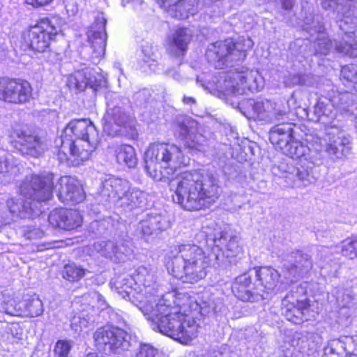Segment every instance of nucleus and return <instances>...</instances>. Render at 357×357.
Instances as JSON below:
<instances>
[{
	"label": "nucleus",
	"instance_id": "2f4dec72",
	"mask_svg": "<svg viewBox=\"0 0 357 357\" xmlns=\"http://www.w3.org/2000/svg\"><path fill=\"white\" fill-rule=\"evenodd\" d=\"M22 304V316L35 317L43 313V302L36 294L25 297Z\"/></svg>",
	"mask_w": 357,
	"mask_h": 357
},
{
	"label": "nucleus",
	"instance_id": "774afa93",
	"mask_svg": "<svg viewBox=\"0 0 357 357\" xmlns=\"http://www.w3.org/2000/svg\"><path fill=\"white\" fill-rule=\"evenodd\" d=\"M194 305H195V310H196V308H197V305H197V303H194Z\"/></svg>",
	"mask_w": 357,
	"mask_h": 357
},
{
	"label": "nucleus",
	"instance_id": "3c124183",
	"mask_svg": "<svg viewBox=\"0 0 357 357\" xmlns=\"http://www.w3.org/2000/svg\"><path fill=\"white\" fill-rule=\"evenodd\" d=\"M158 350L148 344H142L137 354V357H156Z\"/></svg>",
	"mask_w": 357,
	"mask_h": 357
},
{
	"label": "nucleus",
	"instance_id": "0e129e2a",
	"mask_svg": "<svg viewBox=\"0 0 357 357\" xmlns=\"http://www.w3.org/2000/svg\"><path fill=\"white\" fill-rule=\"evenodd\" d=\"M183 103L187 104V105H194L196 103V100L194 98L188 97L185 96H184L183 98Z\"/></svg>",
	"mask_w": 357,
	"mask_h": 357
},
{
	"label": "nucleus",
	"instance_id": "a211bd4d",
	"mask_svg": "<svg viewBox=\"0 0 357 357\" xmlns=\"http://www.w3.org/2000/svg\"><path fill=\"white\" fill-rule=\"evenodd\" d=\"M16 135L22 154L38 158L47 149L45 140L34 132L19 130Z\"/></svg>",
	"mask_w": 357,
	"mask_h": 357
},
{
	"label": "nucleus",
	"instance_id": "ddd939ff",
	"mask_svg": "<svg viewBox=\"0 0 357 357\" xmlns=\"http://www.w3.org/2000/svg\"><path fill=\"white\" fill-rule=\"evenodd\" d=\"M296 291H291L282 301V313L287 320L298 324L307 321V313L309 310V303L303 295L300 296L298 294H304L302 287H296Z\"/></svg>",
	"mask_w": 357,
	"mask_h": 357
},
{
	"label": "nucleus",
	"instance_id": "052dcab7",
	"mask_svg": "<svg viewBox=\"0 0 357 357\" xmlns=\"http://www.w3.org/2000/svg\"><path fill=\"white\" fill-rule=\"evenodd\" d=\"M96 300L98 309H100V310H103L107 307L108 305L102 295L98 294L96 296Z\"/></svg>",
	"mask_w": 357,
	"mask_h": 357
},
{
	"label": "nucleus",
	"instance_id": "f8f14e48",
	"mask_svg": "<svg viewBox=\"0 0 357 357\" xmlns=\"http://www.w3.org/2000/svg\"><path fill=\"white\" fill-rule=\"evenodd\" d=\"M53 178V174L50 172L27 176L20 185V193L37 202L48 201L52 197Z\"/></svg>",
	"mask_w": 357,
	"mask_h": 357
},
{
	"label": "nucleus",
	"instance_id": "09e8293b",
	"mask_svg": "<svg viewBox=\"0 0 357 357\" xmlns=\"http://www.w3.org/2000/svg\"><path fill=\"white\" fill-rule=\"evenodd\" d=\"M314 335L315 334L312 333L306 332L303 334L302 333L295 332L291 335L289 343L294 347H298L300 349L304 350L306 347V340L313 338Z\"/></svg>",
	"mask_w": 357,
	"mask_h": 357
},
{
	"label": "nucleus",
	"instance_id": "39448f33",
	"mask_svg": "<svg viewBox=\"0 0 357 357\" xmlns=\"http://www.w3.org/2000/svg\"><path fill=\"white\" fill-rule=\"evenodd\" d=\"M252 45V42L250 38L245 40L243 45L234 43L231 39L218 41L208 45L206 57L215 68L222 69L232 66L233 62L243 61L248 49Z\"/></svg>",
	"mask_w": 357,
	"mask_h": 357
},
{
	"label": "nucleus",
	"instance_id": "473e14b6",
	"mask_svg": "<svg viewBox=\"0 0 357 357\" xmlns=\"http://www.w3.org/2000/svg\"><path fill=\"white\" fill-rule=\"evenodd\" d=\"M7 207L12 214L20 218H29L31 215V203L20 197L8 199Z\"/></svg>",
	"mask_w": 357,
	"mask_h": 357
},
{
	"label": "nucleus",
	"instance_id": "603ef678",
	"mask_svg": "<svg viewBox=\"0 0 357 357\" xmlns=\"http://www.w3.org/2000/svg\"><path fill=\"white\" fill-rule=\"evenodd\" d=\"M251 285V276L249 273H245L238 276L236 278V281L233 286L235 287H250Z\"/></svg>",
	"mask_w": 357,
	"mask_h": 357
},
{
	"label": "nucleus",
	"instance_id": "58836bf2",
	"mask_svg": "<svg viewBox=\"0 0 357 357\" xmlns=\"http://www.w3.org/2000/svg\"><path fill=\"white\" fill-rule=\"evenodd\" d=\"M340 80L347 88L355 89L357 84V66L349 64L343 66L340 73Z\"/></svg>",
	"mask_w": 357,
	"mask_h": 357
},
{
	"label": "nucleus",
	"instance_id": "4c0bfd02",
	"mask_svg": "<svg viewBox=\"0 0 357 357\" xmlns=\"http://www.w3.org/2000/svg\"><path fill=\"white\" fill-rule=\"evenodd\" d=\"M314 113L319 118L328 117L334 119L337 116V112L333 107L331 102L327 98H319L314 107Z\"/></svg>",
	"mask_w": 357,
	"mask_h": 357
},
{
	"label": "nucleus",
	"instance_id": "f257e3e1",
	"mask_svg": "<svg viewBox=\"0 0 357 357\" xmlns=\"http://www.w3.org/2000/svg\"><path fill=\"white\" fill-rule=\"evenodd\" d=\"M145 169L155 181H169L176 188L172 199L186 211L208 208L219 197V186L212 175L202 176L196 172L176 175L177 169L185 165L180 147L168 143L151 144L144 153Z\"/></svg>",
	"mask_w": 357,
	"mask_h": 357
},
{
	"label": "nucleus",
	"instance_id": "72a5a7b5",
	"mask_svg": "<svg viewBox=\"0 0 357 357\" xmlns=\"http://www.w3.org/2000/svg\"><path fill=\"white\" fill-rule=\"evenodd\" d=\"M116 158L121 165H125L129 168L135 167L137 164V158L135 149L130 145H121L116 148Z\"/></svg>",
	"mask_w": 357,
	"mask_h": 357
},
{
	"label": "nucleus",
	"instance_id": "a18cd8bd",
	"mask_svg": "<svg viewBox=\"0 0 357 357\" xmlns=\"http://www.w3.org/2000/svg\"><path fill=\"white\" fill-rule=\"evenodd\" d=\"M73 347V342L72 341L58 340L53 348V357H70Z\"/></svg>",
	"mask_w": 357,
	"mask_h": 357
},
{
	"label": "nucleus",
	"instance_id": "9b49d317",
	"mask_svg": "<svg viewBox=\"0 0 357 357\" xmlns=\"http://www.w3.org/2000/svg\"><path fill=\"white\" fill-rule=\"evenodd\" d=\"M314 166L312 162L307 161H302L300 166L296 167L281 163L278 166L279 169L272 171L274 175L282 177L288 187H306L316 181V178L312 173Z\"/></svg>",
	"mask_w": 357,
	"mask_h": 357
},
{
	"label": "nucleus",
	"instance_id": "4468645a",
	"mask_svg": "<svg viewBox=\"0 0 357 357\" xmlns=\"http://www.w3.org/2000/svg\"><path fill=\"white\" fill-rule=\"evenodd\" d=\"M176 131L183 138L184 146L189 149L197 151H205L208 145V139L197 131V123L190 118L185 117L178 121Z\"/></svg>",
	"mask_w": 357,
	"mask_h": 357
},
{
	"label": "nucleus",
	"instance_id": "c85d7f7f",
	"mask_svg": "<svg viewBox=\"0 0 357 357\" xmlns=\"http://www.w3.org/2000/svg\"><path fill=\"white\" fill-rule=\"evenodd\" d=\"M192 32L188 28H179L172 34L169 50L175 56L179 55L187 50L188 45L192 40Z\"/></svg>",
	"mask_w": 357,
	"mask_h": 357
},
{
	"label": "nucleus",
	"instance_id": "bf43d9fd",
	"mask_svg": "<svg viewBox=\"0 0 357 357\" xmlns=\"http://www.w3.org/2000/svg\"><path fill=\"white\" fill-rule=\"evenodd\" d=\"M52 1L53 0H26V3L33 6V7H39L46 6Z\"/></svg>",
	"mask_w": 357,
	"mask_h": 357
},
{
	"label": "nucleus",
	"instance_id": "20e7f679",
	"mask_svg": "<svg viewBox=\"0 0 357 357\" xmlns=\"http://www.w3.org/2000/svg\"><path fill=\"white\" fill-rule=\"evenodd\" d=\"M58 151L61 162L79 166L88 160L99 143V134L93 123L86 119L72 120L65 130Z\"/></svg>",
	"mask_w": 357,
	"mask_h": 357
},
{
	"label": "nucleus",
	"instance_id": "e2e57ef3",
	"mask_svg": "<svg viewBox=\"0 0 357 357\" xmlns=\"http://www.w3.org/2000/svg\"><path fill=\"white\" fill-rule=\"evenodd\" d=\"M294 4V0H283L282 3V8L289 10H291Z\"/></svg>",
	"mask_w": 357,
	"mask_h": 357
},
{
	"label": "nucleus",
	"instance_id": "c756f323",
	"mask_svg": "<svg viewBox=\"0 0 357 357\" xmlns=\"http://www.w3.org/2000/svg\"><path fill=\"white\" fill-rule=\"evenodd\" d=\"M255 272L261 286L268 291L273 290L276 287L280 277L277 270L269 266H264L255 269Z\"/></svg>",
	"mask_w": 357,
	"mask_h": 357
},
{
	"label": "nucleus",
	"instance_id": "ea45409f",
	"mask_svg": "<svg viewBox=\"0 0 357 357\" xmlns=\"http://www.w3.org/2000/svg\"><path fill=\"white\" fill-rule=\"evenodd\" d=\"M351 94L348 92L338 93L328 99L336 112L346 111L351 101Z\"/></svg>",
	"mask_w": 357,
	"mask_h": 357
},
{
	"label": "nucleus",
	"instance_id": "2eb2a0df",
	"mask_svg": "<svg viewBox=\"0 0 357 357\" xmlns=\"http://www.w3.org/2000/svg\"><path fill=\"white\" fill-rule=\"evenodd\" d=\"M312 268V262L308 255L296 251L287 257L284 264L282 275L285 282H293L307 273Z\"/></svg>",
	"mask_w": 357,
	"mask_h": 357
},
{
	"label": "nucleus",
	"instance_id": "9d476101",
	"mask_svg": "<svg viewBox=\"0 0 357 357\" xmlns=\"http://www.w3.org/2000/svg\"><path fill=\"white\" fill-rule=\"evenodd\" d=\"M107 99L104 131L112 137L125 135L123 130L129 126L131 117L126 111L122 99L116 93L108 94Z\"/></svg>",
	"mask_w": 357,
	"mask_h": 357
},
{
	"label": "nucleus",
	"instance_id": "aec40b11",
	"mask_svg": "<svg viewBox=\"0 0 357 357\" xmlns=\"http://www.w3.org/2000/svg\"><path fill=\"white\" fill-rule=\"evenodd\" d=\"M48 220L54 227L73 230L81 226L82 217L76 210L59 208L54 209L50 213Z\"/></svg>",
	"mask_w": 357,
	"mask_h": 357
},
{
	"label": "nucleus",
	"instance_id": "4be33fe9",
	"mask_svg": "<svg viewBox=\"0 0 357 357\" xmlns=\"http://www.w3.org/2000/svg\"><path fill=\"white\" fill-rule=\"evenodd\" d=\"M159 6L174 18L182 20L188 17L189 14L194 15L195 0H155Z\"/></svg>",
	"mask_w": 357,
	"mask_h": 357
},
{
	"label": "nucleus",
	"instance_id": "f704fd0d",
	"mask_svg": "<svg viewBox=\"0 0 357 357\" xmlns=\"http://www.w3.org/2000/svg\"><path fill=\"white\" fill-rule=\"evenodd\" d=\"M13 89L11 103H24L29 100L31 96V87L28 82L14 79Z\"/></svg>",
	"mask_w": 357,
	"mask_h": 357
},
{
	"label": "nucleus",
	"instance_id": "de8ad7c7",
	"mask_svg": "<svg viewBox=\"0 0 357 357\" xmlns=\"http://www.w3.org/2000/svg\"><path fill=\"white\" fill-rule=\"evenodd\" d=\"M342 255L351 259L357 257V238H348L342 242Z\"/></svg>",
	"mask_w": 357,
	"mask_h": 357
},
{
	"label": "nucleus",
	"instance_id": "0eeeda50",
	"mask_svg": "<svg viewBox=\"0 0 357 357\" xmlns=\"http://www.w3.org/2000/svg\"><path fill=\"white\" fill-rule=\"evenodd\" d=\"M312 145L316 151H324L330 157L339 158L351 150V139L345 131L332 126L326 128L325 137H314Z\"/></svg>",
	"mask_w": 357,
	"mask_h": 357
},
{
	"label": "nucleus",
	"instance_id": "6e6552de",
	"mask_svg": "<svg viewBox=\"0 0 357 357\" xmlns=\"http://www.w3.org/2000/svg\"><path fill=\"white\" fill-rule=\"evenodd\" d=\"M93 339L98 349L105 354H120L130 347V335L124 330L114 326L98 328Z\"/></svg>",
	"mask_w": 357,
	"mask_h": 357
},
{
	"label": "nucleus",
	"instance_id": "393cba45",
	"mask_svg": "<svg viewBox=\"0 0 357 357\" xmlns=\"http://www.w3.org/2000/svg\"><path fill=\"white\" fill-rule=\"evenodd\" d=\"M168 227L166 218L160 214H148L137 224L136 232L142 237L156 235Z\"/></svg>",
	"mask_w": 357,
	"mask_h": 357
},
{
	"label": "nucleus",
	"instance_id": "69168bd1",
	"mask_svg": "<svg viewBox=\"0 0 357 357\" xmlns=\"http://www.w3.org/2000/svg\"><path fill=\"white\" fill-rule=\"evenodd\" d=\"M126 279H127V278H126ZM123 282H124L122 285H120V284H119V286H118V287H117V288H118V289H122V291H120V294H122V292L126 293V292H125V291H124V289H126V286H127V285H126L127 282H126V280H125V279H123ZM123 297L124 298H128L129 299V298L127 296L126 294H125V295H123ZM131 298H132V297H130V300Z\"/></svg>",
	"mask_w": 357,
	"mask_h": 357
},
{
	"label": "nucleus",
	"instance_id": "79ce46f5",
	"mask_svg": "<svg viewBox=\"0 0 357 357\" xmlns=\"http://www.w3.org/2000/svg\"><path fill=\"white\" fill-rule=\"evenodd\" d=\"M335 50L344 56L350 58L357 57V43L354 40L351 42L342 40L335 43Z\"/></svg>",
	"mask_w": 357,
	"mask_h": 357
},
{
	"label": "nucleus",
	"instance_id": "f3484780",
	"mask_svg": "<svg viewBox=\"0 0 357 357\" xmlns=\"http://www.w3.org/2000/svg\"><path fill=\"white\" fill-rule=\"evenodd\" d=\"M252 109L259 120L268 123L283 120L287 114V110L282 104L268 100L255 102Z\"/></svg>",
	"mask_w": 357,
	"mask_h": 357
},
{
	"label": "nucleus",
	"instance_id": "412c9836",
	"mask_svg": "<svg viewBox=\"0 0 357 357\" xmlns=\"http://www.w3.org/2000/svg\"><path fill=\"white\" fill-rule=\"evenodd\" d=\"M106 22L103 16L98 17L96 25L88 31V40L93 50L92 56L94 59H99L105 55L107 40Z\"/></svg>",
	"mask_w": 357,
	"mask_h": 357
},
{
	"label": "nucleus",
	"instance_id": "5fc2aeb1",
	"mask_svg": "<svg viewBox=\"0 0 357 357\" xmlns=\"http://www.w3.org/2000/svg\"><path fill=\"white\" fill-rule=\"evenodd\" d=\"M86 324L87 321L84 319H82L80 317H74L71 322V327L78 331H81L82 327H86Z\"/></svg>",
	"mask_w": 357,
	"mask_h": 357
},
{
	"label": "nucleus",
	"instance_id": "6ab92c4d",
	"mask_svg": "<svg viewBox=\"0 0 357 357\" xmlns=\"http://www.w3.org/2000/svg\"><path fill=\"white\" fill-rule=\"evenodd\" d=\"M131 183L121 178L114 176L105 178L100 188L99 193L105 202H117L128 192Z\"/></svg>",
	"mask_w": 357,
	"mask_h": 357
},
{
	"label": "nucleus",
	"instance_id": "b1692460",
	"mask_svg": "<svg viewBox=\"0 0 357 357\" xmlns=\"http://www.w3.org/2000/svg\"><path fill=\"white\" fill-rule=\"evenodd\" d=\"M356 3V0H320L321 7L325 10H331L337 15H341L345 20L339 21V27L345 33H351L344 26L349 23V17L351 15L352 8Z\"/></svg>",
	"mask_w": 357,
	"mask_h": 357
},
{
	"label": "nucleus",
	"instance_id": "a19ab883",
	"mask_svg": "<svg viewBox=\"0 0 357 357\" xmlns=\"http://www.w3.org/2000/svg\"><path fill=\"white\" fill-rule=\"evenodd\" d=\"M313 47L316 55H327L331 50L332 43L324 33L319 31L318 38L313 43Z\"/></svg>",
	"mask_w": 357,
	"mask_h": 357
},
{
	"label": "nucleus",
	"instance_id": "dca6fc26",
	"mask_svg": "<svg viewBox=\"0 0 357 357\" xmlns=\"http://www.w3.org/2000/svg\"><path fill=\"white\" fill-rule=\"evenodd\" d=\"M55 190L59 199L67 204L81 203L86 197L80 181L68 176L59 178L58 183L55 185Z\"/></svg>",
	"mask_w": 357,
	"mask_h": 357
},
{
	"label": "nucleus",
	"instance_id": "a878e982",
	"mask_svg": "<svg viewBox=\"0 0 357 357\" xmlns=\"http://www.w3.org/2000/svg\"><path fill=\"white\" fill-rule=\"evenodd\" d=\"M353 346L352 338L348 336L331 340L323 357H357V349H352Z\"/></svg>",
	"mask_w": 357,
	"mask_h": 357
},
{
	"label": "nucleus",
	"instance_id": "e433bc0d",
	"mask_svg": "<svg viewBox=\"0 0 357 357\" xmlns=\"http://www.w3.org/2000/svg\"><path fill=\"white\" fill-rule=\"evenodd\" d=\"M142 61L147 64L152 71H155L158 66V47L152 43H146L142 48Z\"/></svg>",
	"mask_w": 357,
	"mask_h": 357
},
{
	"label": "nucleus",
	"instance_id": "37998d69",
	"mask_svg": "<svg viewBox=\"0 0 357 357\" xmlns=\"http://www.w3.org/2000/svg\"><path fill=\"white\" fill-rule=\"evenodd\" d=\"M85 271L81 267L75 264H67L63 271V278L70 282L79 280L84 275Z\"/></svg>",
	"mask_w": 357,
	"mask_h": 357
},
{
	"label": "nucleus",
	"instance_id": "680f3d73",
	"mask_svg": "<svg viewBox=\"0 0 357 357\" xmlns=\"http://www.w3.org/2000/svg\"><path fill=\"white\" fill-rule=\"evenodd\" d=\"M8 170V161L6 157L0 158V174L6 172Z\"/></svg>",
	"mask_w": 357,
	"mask_h": 357
},
{
	"label": "nucleus",
	"instance_id": "cd10ccee",
	"mask_svg": "<svg viewBox=\"0 0 357 357\" xmlns=\"http://www.w3.org/2000/svg\"><path fill=\"white\" fill-rule=\"evenodd\" d=\"M294 126L291 123L278 124L269 132V139L275 149L282 150L286 147L294 137Z\"/></svg>",
	"mask_w": 357,
	"mask_h": 357
},
{
	"label": "nucleus",
	"instance_id": "338daca9",
	"mask_svg": "<svg viewBox=\"0 0 357 357\" xmlns=\"http://www.w3.org/2000/svg\"><path fill=\"white\" fill-rule=\"evenodd\" d=\"M346 297H347V299L349 300V301H347V302H344V299L342 301H340V298L337 297V302L339 303L340 305H341L342 307H347L349 305V301L351 300L350 297L349 296V295H346Z\"/></svg>",
	"mask_w": 357,
	"mask_h": 357
},
{
	"label": "nucleus",
	"instance_id": "f03ea898",
	"mask_svg": "<svg viewBox=\"0 0 357 357\" xmlns=\"http://www.w3.org/2000/svg\"><path fill=\"white\" fill-rule=\"evenodd\" d=\"M156 273L153 267H138L133 275L126 280L124 291L129 298H136L137 307L149 316L153 330L187 344L197 336L198 326L193 317L187 313L185 305H181L176 294L166 293L155 306L148 300L158 290Z\"/></svg>",
	"mask_w": 357,
	"mask_h": 357
},
{
	"label": "nucleus",
	"instance_id": "1a4fd4ad",
	"mask_svg": "<svg viewBox=\"0 0 357 357\" xmlns=\"http://www.w3.org/2000/svg\"><path fill=\"white\" fill-rule=\"evenodd\" d=\"M59 31L50 20H42L23 33V45L34 52H45Z\"/></svg>",
	"mask_w": 357,
	"mask_h": 357
},
{
	"label": "nucleus",
	"instance_id": "864d4df0",
	"mask_svg": "<svg viewBox=\"0 0 357 357\" xmlns=\"http://www.w3.org/2000/svg\"><path fill=\"white\" fill-rule=\"evenodd\" d=\"M43 231L38 228H33L25 231L24 236L27 239H36L40 238L43 236Z\"/></svg>",
	"mask_w": 357,
	"mask_h": 357
},
{
	"label": "nucleus",
	"instance_id": "c03bdc74",
	"mask_svg": "<svg viewBox=\"0 0 357 357\" xmlns=\"http://www.w3.org/2000/svg\"><path fill=\"white\" fill-rule=\"evenodd\" d=\"M22 301L17 302L15 298L3 301L0 305V310L11 316H22Z\"/></svg>",
	"mask_w": 357,
	"mask_h": 357
},
{
	"label": "nucleus",
	"instance_id": "4d7b16f0",
	"mask_svg": "<svg viewBox=\"0 0 357 357\" xmlns=\"http://www.w3.org/2000/svg\"><path fill=\"white\" fill-rule=\"evenodd\" d=\"M307 76L301 74H295L292 75L291 84L294 85H307L306 78Z\"/></svg>",
	"mask_w": 357,
	"mask_h": 357
},
{
	"label": "nucleus",
	"instance_id": "49530a36",
	"mask_svg": "<svg viewBox=\"0 0 357 357\" xmlns=\"http://www.w3.org/2000/svg\"><path fill=\"white\" fill-rule=\"evenodd\" d=\"M14 79L0 78V100L12 102Z\"/></svg>",
	"mask_w": 357,
	"mask_h": 357
},
{
	"label": "nucleus",
	"instance_id": "7c9ffc66",
	"mask_svg": "<svg viewBox=\"0 0 357 357\" xmlns=\"http://www.w3.org/2000/svg\"><path fill=\"white\" fill-rule=\"evenodd\" d=\"M145 201V194L138 188L130 186L128 192L121 198L118 202L121 207L129 210L142 206Z\"/></svg>",
	"mask_w": 357,
	"mask_h": 357
},
{
	"label": "nucleus",
	"instance_id": "c9c22d12",
	"mask_svg": "<svg viewBox=\"0 0 357 357\" xmlns=\"http://www.w3.org/2000/svg\"><path fill=\"white\" fill-rule=\"evenodd\" d=\"M308 151L309 149L306 146L293 138L291 141L286 145V147L282 150V153L291 158L300 159L301 162H302L303 159L306 160L305 155Z\"/></svg>",
	"mask_w": 357,
	"mask_h": 357
},
{
	"label": "nucleus",
	"instance_id": "13d9d810",
	"mask_svg": "<svg viewBox=\"0 0 357 357\" xmlns=\"http://www.w3.org/2000/svg\"><path fill=\"white\" fill-rule=\"evenodd\" d=\"M65 7L69 16H74L78 11L77 6L74 2H68Z\"/></svg>",
	"mask_w": 357,
	"mask_h": 357
},
{
	"label": "nucleus",
	"instance_id": "bb28decb",
	"mask_svg": "<svg viewBox=\"0 0 357 357\" xmlns=\"http://www.w3.org/2000/svg\"><path fill=\"white\" fill-rule=\"evenodd\" d=\"M100 80L92 76L89 70H77L68 77L67 86L75 92L84 91L87 86L96 91L100 86Z\"/></svg>",
	"mask_w": 357,
	"mask_h": 357
},
{
	"label": "nucleus",
	"instance_id": "6e6d98bb",
	"mask_svg": "<svg viewBox=\"0 0 357 357\" xmlns=\"http://www.w3.org/2000/svg\"><path fill=\"white\" fill-rule=\"evenodd\" d=\"M7 332L13 337L20 338L19 335L22 333V329L17 324H12L7 327Z\"/></svg>",
	"mask_w": 357,
	"mask_h": 357
},
{
	"label": "nucleus",
	"instance_id": "8fccbe9b",
	"mask_svg": "<svg viewBox=\"0 0 357 357\" xmlns=\"http://www.w3.org/2000/svg\"><path fill=\"white\" fill-rule=\"evenodd\" d=\"M232 291L235 296L243 301H253L255 300L254 294H258L253 292L248 287H235L232 286Z\"/></svg>",
	"mask_w": 357,
	"mask_h": 357
},
{
	"label": "nucleus",
	"instance_id": "423d86ee",
	"mask_svg": "<svg viewBox=\"0 0 357 357\" xmlns=\"http://www.w3.org/2000/svg\"><path fill=\"white\" fill-rule=\"evenodd\" d=\"M221 87L232 94L256 92L262 87V77L257 71L242 67L241 70L234 69L227 73Z\"/></svg>",
	"mask_w": 357,
	"mask_h": 357
},
{
	"label": "nucleus",
	"instance_id": "5701e85b",
	"mask_svg": "<svg viewBox=\"0 0 357 357\" xmlns=\"http://www.w3.org/2000/svg\"><path fill=\"white\" fill-rule=\"evenodd\" d=\"M93 247L100 255L117 263L125 261L130 254V249L124 243L118 245L112 241H100L95 243Z\"/></svg>",
	"mask_w": 357,
	"mask_h": 357
},
{
	"label": "nucleus",
	"instance_id": "7ed1b4c3",
	"mask_svg": "<svg viewBox=\"0 0 357 357\" xmlns=\"http://www.w3.org/2000/svg\"><path fill=\"white\" fill-rule=\"evenodd\" d=\"M214 246L208 255L195 244L175 247L176 255L167 263L168 272L183 282L196 283L204 278L210 266L218 268L231 263L230 259L242 252L236 237L222 231H215Z\"/></svg>",
	"mask_w": 357,
	"mask_h": 357
}]
</instances>
